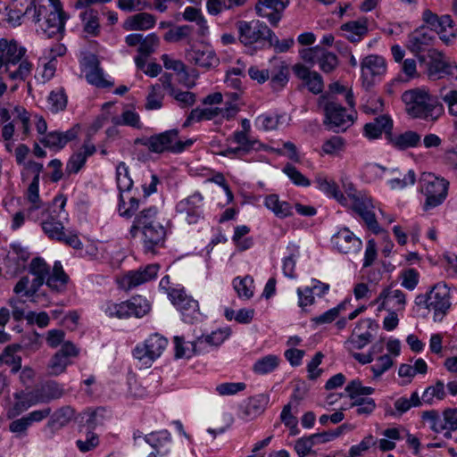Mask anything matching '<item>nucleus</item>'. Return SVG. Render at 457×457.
Instances as JSON below:
<instances>
[{
  "instance_id": "nucleus-1",
  "label": "nucleus",
  "mask_w": 457,
  "mask_h": 457,
  "mask_svg": "<svg viewBox=\"0 0 457 457\" xmlns=\"http://www.w3.org/2000/svg\"><path fill=\"white\" fill-rule=\"evenodd\" d=\"M66 197L63 195H56L52 204L43 212L41 228L51 240L65 244L73 249H81L83 244L77 233L66 230L63 220H68L65 212Z\"/></svg>"
},
{
  "instance_id": "nucleus-2",
  "label": "nucleus",
  "mask_w": 457,
  "mask_h": 457,
  "mask_svg": "<svg viewBox=\"0 0 457 457\" xmlns=\"http://www.w3.org/2000/svg\"><path fill=\"white\" fill-rule=\"evenodd\" d=\"M26 49L16 40L0 38V79L5 73L11 80L24 81L31 73L32 64L23 59Z\"/></svg>"
},
{
  "instance_id": "nucleus-3",
  "label": "nucleus",
  "mask_w": 457,
  "mask_h": 457,
  "mask_svg": "<svg viewBox=\"0 0 457 457\" xmlns=\"http://www.w3.org/2000/svg\"><path fill=\"white\" fill-rule=\"evenodd\" d=\"M402 100L406 112L413 119L434 122L445 112L444 105L438 99L422 88L406 90Z\"/></svg>"
},
{
  "instance_id": "nucleus-4",
  "label": "nucleus",
  "mask_w": 457,
  "mask_h": 457,
  "mask_svg": "<svg viewBox=\"0 0 457 457\" xmlns=\"http://www.w3.org/2000/svg\"><path fill=\"white\" fill-rule=\"evenodd\" d=\"M415 303L432 311L434 321H441L451 307L450 289L445 284L438 283L428 293L418 295Z\"/></svg>"
},
{
  "instance_id": "nucleus-5",
  "label": "nucleus",
  "mask_w": 457,
  "mask_h": 457,
  "mask_svg": "<svg viewBox=\"0 0 457 457\" xmlns=\"http://www.w3.org/2000/svg\"><path fill=\"white\" fill-rule=\"evenodd\" d=\"M193 143V139L180 140L178 129L166 130L142 141V145L146 146L150 152L156 154L163 152L182 153L187 148H189Z\"/></svg>"
},
{
  "instance_id": "nucleus-6",
  "label": "nucleus",
  "mask_w": 457,
  "mask_h": 457,
  "mask_svg": "<svg viewBox=\"0 0 457 457\" xmlns=\"http://www.w3.org/2000/svg\"><path fill=\"white\" fill-rule=\"evenodd\" d=\"M420 192L426 196L424 210L441 205L446 199L449 182L432 173H423L420 179Z\"/></svg>"
},
{
  "instance_id": "nucleus-7",
  "label": "nucleus",
  "mask_w": 457,
  "mask_h": 457,
  "mask_svg": "<svg viewBox=\"0 0 457 457\" xmlns=\"http://www.w3.org/2000/svg\"><path fill=\"white\" fill-rule=\"evenodd\" d=\"M229 336L228 329H219L213 331L205 337H197L195 341L190 342L191 349L185 348L184 338L180 337H174L175 343V357L176 358H190L193 354L201 353L207 351V345L219 346Z\"/></svg>"
},
{
  "instance_id": "nucleus-8",
  "label": "nucleus",
  "mask_w": 457,
  "mask_h": 457,
  "mask_svg": "<svg viewBox=\"0 0 457 457\" xmlns=\"http://www.w3.org/2000/svg\"><path fill=\"white\" fill-rule=\"evenodd\" d=\"M347 199L352 201L353 209L362 218L370 229L379 232V226L373 212L371 198L366 194L357 191L353 183L344 184Z\"/></svg>"
},
{
  "instance_id": "nucleus-9",
  "label": "nucleus",
  "mask_w": 457,
  "mask_h": 457,
  "mask_svg": "<svg viewBox=\"0 0 457 457\" xmlns=\"http://www.w3.org/2000/svg\"><path fill=\"white\" fill-rule=\"evenodd\" d=\"M236 28L238 32V40L245 46H252L255 44L264 46L271 35V29L259 20L238 21Z\"/></svg>"
},
{
  "instance_id": "nucleus-10",
  "label": "nucleus",
  "mask_w": 457,
  "mask_h": 457,
  "mask_svg": "<svg viewBox=\"0 0 457 457\" xmlns=\"http://www.w3.org/2000/svg\"><path fill=\"white\" fill-rule=\"evenodd\" d=\"M51 5L44 4V12L40 14L48 15L47 19L39 22V29L47 37L62 36L64 31L65 21L67 19L62 10L60 0H49Z\"/></svg>"
},
{
  "instance_id": "nucleus-11",
  "label": "nucleus",
  "mask_w": 457,
  "mask_h": 457,
  "mask_svg": "<svg viewBox=\"0 0 457 457\" xmlns=\"http://www.w3.org/2000/svg\"><path fill=\"white\" fill-rule=\"evenodd\" d=\"M362 87L370 90L379 83L386 73V59L378 54H369L360 63Z\"/></svg>"
},
{
  "instance_id": "nucleus-12",
  "label": "nucleus",
  "mask_w": 457,
  "mask_h": 457,
  "mask_svg": "<svg viewBox=\"0 0 457 457\" xmlns=\"http://www.w3.org/2000/svg\"><path fill=\"white\" fill-rule=\"evenodd\" d=\"M168 345V340L162 335L155 333L150 335L141 345L133 350V356L145 367H150L158 359Z\"/></svg>"
},
{
  "instance_id": "nucleus-13",
  "label": "nucleus",
  "mask_w": 457,
  "mask_h": 457,
  "mask_svg": "<svg viewBox=\"0 0 457 457\" xmlns=\"http://www.w3.org/2000/svg\"><path fill=\"white\" fill-rule=\"evenodd\" d=\"M300 55L312 66L317 63L324 73H330L338 66L337 56L320 46L304 48L300 51Z\"/></svg>"
},
{
  "instance_id": "nucleus-14",
  "label": "nucleus",
  "mask_w": 457,
  "mask_h": 457,
  "mask_svg": "<svg viewBox=\"0 0 457 457\" xmlns=\"http://www.w3.org/2000/svg\"><path fill=\"white\" fill-rule=\"evenodd\" d=\"M171 303L177 307L187 323H194L200 318L198 302L182 289L172 288L168 293Z\"/></svg>"
},
{
  "instance_id": "nucleus-15",
  "label": "nucleus",
  "mask_w": 457,
  "mask_h": 457,
  "mask_svg": "<svg viewBox=\"0 0 457 457\" xmlns=\"http://www.w3.org/2000/svg\"><path fill=\"white\" fill-rule=\"evenodd\" d=\"M325 124L334 131H345L353 123V116L347 114L345 108L335 101L328 100L324 104Z\"/></svg>"
},
{
  "instance_id": "nucleus-16",
  "label": "nucleus",
  "mask_w": 457,
  "mask_h": 457,
  "mask_svg": "<svg viewBox=\"0 0 457 457\" xmlns=\"http://www.w3.org/2000/svg\"><path fill=\"white\" fill-rule=\"evenodd\" d=\"M204 196L199 192H195L176 204V212L188 224H195L202 217Z\"/></svg>"
},
{
  "instance_id": "nucleus-17",
  "label": "nucleus",
  "mask_w": 457,
  "mask_h": 457,
  "mask_svg": "<svg viewBox=\"0 0 457 457\" xmlns=\"http://www.w3.org/2000/svg\"><path fill=\"white\" fill-rule=\"evenodd\" d=\"M428 76L431 79H439L445 76H457V67L448 63L442 53L432 49L428 53Z\"/></svg>"
},
{
  "instance_id": "nucleus-18",
  "label": "nucleus",
  "mask_w": 457,
  "mask_h": 457,
  "mask_svg": "<svg viewBox=\"0 0 457 457\" xmlns=\"http://www.w3.org/2000/svg\"><path fill=\"white\" fill-rule=\"evenodd\" d=\"M287 4L288 0H259L255 11L260 17L266 18L272 26L277 27Z\"/></svg>"
},
{
  "instance_id": "nucleus-19",
  "label": "nucleus",
  "mask_w": 457,
  "mask_h": 457,
  "mask_svg": "<svg viewBox=\"0 0 457 457\" xmlns=\"http://www.w3.org/2000/svg\"><path fill=\"white\" fill-rule=\"evenodd\" d=\"M334 246L342 253L353 254L361 251L362 243L348 228H344L332 237Z\"/></svg>"
},
{
  "instance_id": "nucleus-20",
  "label": "nucleus",
  "mask_w": 457,
  "mask_h": 457,
  "mask_svg": "<svg viewBox=\"0 0 457 457\" xmlns=\"http://www.w3.org/2000/svg\"><path fill=\"white\" fill-rule=\"evenodd\" d=\"M378 300H381L378 312L382 310L403 311L406 305V295L400 289H395L392 287H385L378 295Z\"/></svg>"
},
{
  "instance_id": "nucleus-21",
  "label": "nucleus",
  "mask_w": 457,
  "mask_h": 457,
  "mask_svg": "<svg viewBox=\"0 0 457 457\" xmlns=\"http://www.w3.org/2000/svg\"><path fill=\"white\" fill-rule=\"evenodd\" d=\"M140 232L142 233L143 246L145 253H155L156 248L163 246L166 229L160 222Z\"/></svg>"
},
{
  "instance_id": "nucleus-22",
  "label": "nucleus",
  "mask_w": 457,
  "mask_h": 457,
  "mask_svg": "<svg viewBox=\"0 0 457 457\" xmlns=\"http://www.w3.org/2000/svg\"><path fill=\"white\" fill-rule=\"evenodd\" d=\"M160 270L157 263L148 264L143 269L130 270L125 274L122 282L127 286L128 289L138 287L144 283L154 279Z\"/></svg>"
},
{
  "instance_id": "nucleus-23",
  "label": "nucleus",
  "mask_w": 457,
  "mask_h": 457,
  "mask_svg": "<svg viewBox=\"0 0 457 457\" xmlns=\"http://www.w3.org/2000/svg\"><path fill=\"white\" fill-rule=\"evenodd\" d=\"M157 213L158 210L155 206L145 208L137 213H135L133 224L129 230L131 237L135 238L138 232L157 223Z\"/></svg>"
},
{
  "instance_id": "nucleus-24",
  "label": "nucleus",
  "mask_w": 457,
  "mask_h": 457,
  "mask_svg": "<svg viewBox=\"0 0 457 457\" xmlns=\"http://www.w3.org/2000/svg\"><path fill=\"white\" fill-rule=\"evenodd\" d=\"M187 56L191 62L204 69L216 67L220 62L214 51L208 46L192 49L187 52Z\"/></svg>"
},
{
  "instance_id": "nucleus-25",
  "label": "nucleus",
  "mask_w": 457,
  "mask_h": 457,
  "mask_svg": "<svg viewBox=\"0 0 457 457\" xmlns=\"http://www.w3.org/2000/svg\"><path fill=\"white\" fill-rule=\"evenodd\" d=\"M434 33L428 27H420L409 36V48L413 53L425 51L433 42Z\"/></svg>"
},
{
  "instance_id": "nucleus-26",
  "label": "nucleus",
  "mask_w": 457,
  "mask_h": 457,
  "mask_svg": "<svg viewBox=\"0 0 457 457\" xmlns=\"http://www.w3.org/2000/svg\"><path fill=\"white\" fill-rule=\"evenodd\" d=\"M294 71L297 78L302 79L308 89L313 94H320L323 90L322 77L316 71H310L309 68L297 64L294 67Z\"/></svg>"
},
{
  "instance_id": "nucleus-27",
  "label": "nucleus",
  "mask_w": 457,
  "mask_h": 457,
  "mask_svg": "<svg viewBox=\"0 0 457 457\" xmlns=\"http://www.w3.org/2000/svg\"><path fill=\"white\" fill-rule=\"evenodd\" d=\"M29 272L35 277L32 280V289L28 294H36L45 283L50 272V266L40 257L32 259L29 265Z\"/></svg>"
},
{
  "instance_id": "nucleus-28",
  "label": "nucleus",
  "mask_w": 457,
  "mask_h": 457,
  "mask_svg": "<svg viewBox=\"0 0 457 457\" xmlns=\"http://www.w3.org/2000/svg\"><path fill=\"white\" fill-rule=\"evenodd\" d=\"M78 130L75 128L68 129L65 132L53 131L46 135L41 143L48 148L60 150L63 148L67 143L76 138Z\"/></svg>"
},
{
  "instance_id": "nucleus-29",
  "label": "nucleus",
  "mask_w": 457,
  "mask_h": 457,
  "mask_svg": "<svg viewBox=\"0 0 457 457\" xmlns=\"http://www.w3.org/2000/svg\"><path fill=\"white\" fill-rule=\"evenodd\" d=\"M393 121L387 115H379L374 121L364 126V134L369 138H378L383 132L390 133Z\"/></svg>"
},
{
  "instance_id": "nucleus-30",
  "label": "nucleus",
  "mask_w": 457,
  "mask_h": 457,
  "mask_svg": "<svg viewBox=\"0 0 457 457\" xmlns=\"http://www.w3.org/2000/svg\"><path fill=\"white\" fill-rule=\"evenodd\" d=\"M370 325L371 320L369 319L360 320L352 336L345 341V347L349 350H352L361 349L367 345L372 337L370 332L367 331L365 333L357 334L356 329H359L360 328H370Z\"/></svg>"
},
{
  "instance_id": "nucleus-31",
  "label": "nucleus",
  "mask_w": 457,
  "mask_h": 457,
  "mask_svg": "<svg viewBox=\"0 0 457 457\" xmlns=\"http://www.w3.org/2000/svg\"><path fill=\"white\" fill-rule=\"evenodd\" d=\"M49 414V408L32 411L28 416H24L11 422L9 428L13 433H23L32 424L33 421H39L47 417Z\"/></svg>"
},
{
  "instance_id": "nucleus-32",
  "label": "nucleus",
  "mask_w": 457,
  "mask_h": 457,
  "mask_svg": "<svg viewBox=\"0 0 457 457\" xmlns=\"http://www.w3.org/2000/svg\"><path fill=\"white\" fill-rule=\"evenodd\" d=\"M156 20L153 14L139 12L129 17L125 23L126 30H147L155 25Z\"/></svg>"
},
{
  "instance_id": "nucleus-33",
  "label": "nucleus",
  "mask_w": 457,
  "mask_h": 457,
  "mask_svg": "<svg viewBox=\"0 0 457 457\" xmlns=\"http://www.w3.org/2000/svg\"><path fill=\"white\" fill-rule=\"evenodd\" d=\"M315 183L320 191L336 199L340 204L347 205L346 196L339 190L338 186L334 180L328 179L325 176L319 175L315 179Z\"/></svg>"
},
{
  "instance_id": "nucleus-34",
  "label": "nucleus",
  "mask_w": 457,
  "mask_h": 457,
  "mask_svg": "<svg viewBox=\"0 0 457 457\" xmlns=\"http://www.w3.org/2000/svg\"><path fill=\"white\" fill-rule=\"evenodd\" d=\"M345 37L351 42H359L368 33L366 19L348 21L341 26Z\"/></svg>"
},
{
  "instance_id": "nucleus-35",
  "label": "nucleus",
  "mask_w": 457,
  "mask_h": 457,
  "mask_svg": "<svg viewBox=\"0 0 457 457\" xmlns=\"http://www.w3.org/2000/svg\"><path fill=\"white\" fill-rule=\"evenodd\" d=\"M69 277L64 272L60 262H55L52 273L49 272L45 283L53 291L62 292L66 288Z\"/></svg>"
},
{
  "instance_id": "nucleus-36",
  "label": "nucleus",
  "mask_w": 457,
  "mask_h": 457,
  "mask_svg": "<svg viewBox=\"0 0 457 457\" xmlns=\"http://www.w3.org/2000/svg\"><path fill=\"white\" fill-rule=\"evenodd\" d=\"M374 391V387L365 386L360 379L356 378L346 385L344 393H342L340 396L347 397L351 400H363L364 396L372 395Z\"/></svg>"
},
{
  "instance_id": "nucleus-37",
  "label": "nucleus",
  "mask_w": 457,
  "mask_h": 457,
  "mask_svg": "<svg viewBox=\"0 0 457 457\" xmlns=\"http://www.w3.org/2000/svg\"><path fill=\"white\" fill-rule=\"evenodd\" d=\"M12 5L26 14L27 20H35L45 11L40 0H12Z\"/></svg>"
},
{
  "instance_id": "nucleus-38",
  "label": "nucleus",
  "mask_w": 457,
  "mask_h": 457,
  "mask_svg": "<svg viewBox=\"0 0 457 457\" xmlns=\"http://www.w3.org/2000/svg\"><path fill=\"white\" fill-rule=\"evenodd\" d=\"M264 205L278 218L284 219L292 215V207L289 203L280 201L278 195H269L264 199Z\"/></svg>"
},
{
  "instance_id": "nucleus-39",
  "label": "nucleus",
  "mask_w": 457,
  "mask_h": 457,
  "mask_svg": "<svg viewBox=\"0 0 457 457\" xmlns=\"http://www.w3.org/2000/svg\"><path fill=\"white\" fill-rule=\"evenodd\" d=\"M83 23V31L89 36L96 37L100 32L98 12L94 9H86L80 13Z\"/></svg>"
},
{
  "instance_id": "nucleus-40",
  "label": "nucleus",
  "mask_w": 457,
  "mask_h": 457,
  "mask_svg": "<svg viewBox=\"0 0 457 457\" xmlns=\"http://www.w3.org/2000/svg\"><path fill=\"white\" fill-rule=\"evenodd\" d=\"M288 118L285 113L283 114H262L256 119V124L263 130H274L280 128V126L287 125Z\"/></svg>"
},
{
  "instance_id": "nucleus-41",
  "label": "nucleus",
  "mask_w": 457,
  "mask_h": 457,
  "mask_svg": "<svg viewBox=\"0 0 457 457\" xmlns=\"http://www.w3.org/2000/svg\"><path fill=\"white\" fill-rule=\"evenodd\" d=\"M183 19L187 21L195 22L197 25V34L201 37L208 33L209 27L207 21L200 9L193 6H187L183 12Z\"/></svg>"
},
{
  "instance_id": "nucleus-42",
  "label": "nucleus",
  "mask_w": 457,
  "mask_h": 457,
  "mask_svg": "<svg viewBox=\"0 0 457 457\" xmlns=\"http://www.w3.org/2000/svg\"><path fill=\"white\" fill-rule=\"evenodd\" d=\"M420 135L415 131L408 130L391 138V143L400 150L415 147L420 143Z\"/></svg>"
},
{
  "instance_id": "nucleus-43",
  "label": "nucleus",
  "mask_w": 457,
  "mask_h": 457,
  "mask_svg": "<svg viewBox=\"0 0 457 457\" xmlns=\"http://www.w3.org/2000/svg\"><path fill=\"white\" fill-rule=\"evenodd\" d=\"M233 287L237 291L238 297L250 299L253 295V278L251 276L244 278H236L233 279Z\"/></svg>"
},
{
  "instance_id": "nucleus-44",
  "label": "nucleus",
  "mask_w": 457,
  "mask_h": 457,
  "mask_svg": "<svg viewBox=\"0 0 457 457\" xmlns=\"http://www.w3.org/2000/svg\"><path fill=\"white\" fill-rule=\"evenodd\" d=\"M279 362L280 359L277 355L269 354L257 360L253 366V370L256 374H267L275 370Z\"/></svg>"
},
{
  "instance_id": "nucleus-45",
  "label": "nucleus",
  "mask_w": 457,
  "mask_h": 457,
  "mask_svg": "<svg viewBox=\"0 0 457 457\" xmlns=\"http://www.w3.org/2000/svg\"><path fill=\"white\" fill-rule=\"evenodd\" d=\"M421 403L422 402H394L393 403H386L384 406L385 415L393 418H400L412 406H420Z\"/></svg>"
},
{
  "instance_id": "nucleus-46",
  "label": "nucleus",
  "mask_w": 457,
  "mask_h": 457,
  "mask_svg": "<svg viewBox=\"0 0 457 457\" xmlns=\"http://www.w3.org/2000/svg\"><path fill=\"white\" fill-rule=\"evenodd\" d=\"M49 110L56 113L63 111L67 106V96L62 88L54 90L49 94L47 98Z\"/></svg>"
},
{
  "instance_id": "nucleus-47",
  "label": "nucleus",
  "mask_w": 457,
  "mask_h": 457,
  "mask_svg": "<svg viewBox=\"0 0 457 457\" xmlns=\"http://www.w3.org/2000/svg\"><path fill=\"white\" fill-rule=\"evenodd\" d=\"M193 27L190 25L177 26L168 30L163 38L167 42H179L184 39H189L193 33Z\"/></svg>"
},
{
  "instance_id": "nucleus-48",
  "label": "nucleus",
  "mask_w": 457,
  "mask_h": 457,
  "mask_svg": "<svg viewBox=\"0 0 457 457\" xmlns=\"http://www.w3.org/2000/svg\"><path fill=\"white\" fill-rule=\"evenodd\" d=\"M116 179L120 194L129 191L131 189L133 186V180L129 175V168L123 162H120L117 166Z\"/></svg>"
},
{
  "instance_id": "nucleus-49",
  "label": "nucleus",
  "mask_w": 457,
  "mask_h": 457,
  "mask_svg": "<svg viewBox=\"0 0 457 457\" xmlns=\"http://www.w3.org/2000/svg\"><path fill=\"white\" fill-rule=\"evenodd\" d=\"M130 317L141 318L150 311L149 302L140 296H134L129 300Z\"/></svg>"
},
{
  "instance_id": "nucleus-50",
  "label": "nucleus",
  "mask_w": 457,
  "mask_h": 457,
  "mask_svg": "<svg viewBox=\"0 0 457 457\" xmlns=\"http://www.w3.org/2000/svg\"><path fill=\"white\" fill-rule=\"evenodd\" d=\"M129 300L120 303H108L105 313L111 318L128 319L130 318Z\"/></svg>"
},
{
  "instance_id": "nucleus-51",
  "label": "nucleus",
  "mask_w": 457,
  "mask_h": 457,
  "mask_svg": "<svg viewBox=\"0 0 457 457\" xmlns=\"http://www.w3.org/2000/svg\"><path fill=\"white\" fill-rule=\"evenodd\" d=\"M164 95L161 91L160 84L151 86L150 91L146 96L145 109L158 110L162 106Z\"/></svg>"
},
{
  "instance_id": "nucleus-52",
  "label": "nucleus",
  "mask_w": 457,
  "mask_h": 457,
  "mask_svg": "<svg viewBox=\"0 0 457 457\" xmlns=\"http://www.w3.org/2000/svg\"><path fill=\"white\" fill-rule=\"evenodd\" d=\"M436 32L440 36V38L446 43H448L452 37H454L451 16L443 15L439 17Z\"/></svg>"
},
{
  "instance_id": "nucleus-53",
  "label": "nucleus",
  "mask_w": 457,
  "mask_h": 457,
  "mask_svg": "<svg viewBox=\"0 0 457 457\" xmlns=\"http://www.w3.org/2000/svg\"><path fill=\"white\" fill-rule=\"evenodd\" d=\"M139 208V200L136 197H130L129 206L124 200L123 194H120L118 211L121 217L130 219L137 212Z\"/></svg>"
},
{
  "instance_id": "nucleus-54",
  "label": "nucleus",
  "mask_w": 457,
  "mask_h": 457,
  "mask_svg": "<svg viewBox=\"0 0 457 457\" xmlns=\"http://www.w3.org/2000/svg\"><path fill=\"white\" fill-rule=\"evenodd\" d=\"M84 414L87 416L86 424L87 428L93 429L98 425H103L107 418V411L104 407H98L94 411H87Z\"/></svg>"
},
{
  "instance_id": "nucleus-55",
  "label": "nucleus",
  "mask_w": 457,
  "mask_h": 457,
  "mask_svg": "<svg viewBox=\"0 0 457 457\" xmlns=\"http://www.w3.org/2000/svg\"><path fill=\"white\" fill-rule=\"evenodd\" d=\"M345 303H342L338 304L337 307H334L324 313L316 316L312 319V321L316 325H323L329 324L334 321L339 315L342 310H345Z\"/></svg>"
},
{
  "instance_id": "nucleus-56",
  "label": "nucleus",
  "mask_w": 457,
  "mask_h": 457,
  "mask_svg": "<svg viewBox=\"0 0 457 457\" xmlns=\"http://www.w3.org/2000/svg\"><path fill=\"white\" fill-rule=\"evenodd\" d=\"M180 108H188L193 106L196 102V96L195 93L189 91H181L180 89L172 90L170 95Z\"/></svg>"
},
{
  "instance_id": "nucleus-57",
  "label": "nucleus",
  "mask_w": 457,
  "mask_h": 457,
  "mask_svg": "<svg viewBox=\"0 0 457 457\" xmlns=\"http://www.w3.org/2000/svg\"><path fill=\"white\" fill-rule=\"evenodd\" d=\"M396 170H388L386 167H383L377 163H367L363 167V174L370 179V180H375L377 179L383 178V175L386 172L390 173L392 175L393 173L396 172Z\"/></svg>"
},
{
  "instance_id": "nucleus-58",
  "label": "nucleus",
  "mask_w": 457,
  "mask_h": 457,
  "mask_svg": "<svg viewBox=\"0 0 457 457\" xmlns=\"http://www.w3.org/2000/svg\"><path fill=\"white\" fill-rule=\"evenodd\" d=\"M27 199L32 204V206L29 208V212L41 207V201L39 197V182H37V179H32L31 183L29 184L27 190Z\"/></svg>"
},
{
  "instance_id": "nucleus-59",
  "label": "nucleus",
  "mask_w": 457,
  "mask_h": 457,
  "mask_svg": "<svg viewBox=\"0 0 457 457\" xmlns=\"http://www.w3.org/2000/svg\"><path fill=\"white\" fill-rule=\"evenodd\" d=\"M297 402H289L283 407L280 414V420L285 426L291 425L295 421H298L296 414L298 413Z\"/></svg>"
},
{
  "instance_id": "nucleus-60",
  "label": "nucleus",
  "mask_w": 457,
  "mask_h": 457,
  "mask_svg": "<svg viewBox=\"0 0 457 457\" xmlns=\"http://www.w3.org/2000/svg\"><path fill=\"white\" fill-rule=\"evenodd\" d=\"M266 406L263 402H244L240 405L244 416L249 419H254L263 412Z\"/></svg>"
},
{
  "instance_id": "nucleus-61",
  "label": "nucleus",
  "mask_w": 457,
  "mask_h": 457,
  "mask_svg": "<svg viewBox=\"0 0 457 457\" xmlns=\"http://www.w3.org/2000/svg\"><path fill=\"white\" fill-rule=\"evenodd\" d=\"M158 45L159 37L155 33H151L145 37H143L141 45L138 47V52L145 56H148L155 51Z\"/></svg>"
},
{
  "instance_id": "nucleus-62",
  "label": "nucleus",
  "mask_w": 457,
  "mask_h": 457,
  "mask_svg": "<svg viewBox=\"0 0 457 457\" xmlns=\"http://www.w3.org/2000/svg\"><path fill=\"white\" fill-rule=\"evenodd\" d=\"M112 121L115 125H126L134 128L139 127V115L133 112L127 110L122 112L120 117H113Z\"/></svg>"
},
{
  "instance_id": "nucleus-63",
  "label": "nucleus",
  "mask_w": 457,
  "mask_h": 457,
  "mask_svg": "<svg viewBox=\"0 0 457 457\" xmlns=\"http://www.w3.org/2000/svg\"><path fill=\"white\" fill-rule=\"evenodd\" d=\"M440 98L447 105L450 115L457 117V90L451 89L448 91L441 90Z\"/></svg>"
},
{
  "instance_id": "nucleus-64",
  "label": "nucleus",
  "mask_w": 457,
  "mask_h": 457,
  "mask_svg": "<svg viewBox=\"0 0 457 457\" xmlns=\"http://www.w3.org/2000/svg\"><path fill=\"white\" fill-rule=\"evenodd\" d=\"M295 41L293 37L279 40L271 30V35L268 39L267 45L269 47L273 46L277 53H285L292 47Z\"/></svg>"
}]
</instances>
